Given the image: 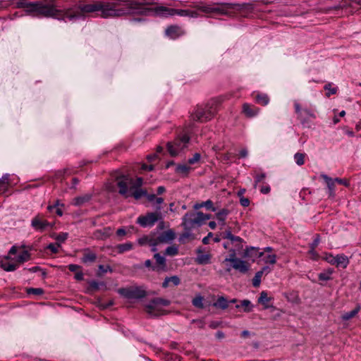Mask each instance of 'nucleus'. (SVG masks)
I'll list each match as a JSON object with an SVG mask.
<instances>
[{
	"label": "nucleus",
	"mask_w": 361,
	"mask_h": 361,
	"mask_svg": "<svg viewBox=\"0 0 361 361\" xmlns=\"http://www.w3.org/2000/svg\"><path fill=\"white\" fill-rule=\"evenodd\" d=\"M118 0L97 1L92 4H83L79 6L80 12L73 13L77 15L75 18H79L82 13L100 12L102 18H114L126 15L127 8Z\"/></svg>",
	"instance_id": "nucleus-1"
},
{
	"label": "nucleus",
	"mask_w": 361,
	"mask_h": 361,
	"mask_svg": "<svg viewBox=\"0 0 361 361\" xmlns=\"http://www.w3.org/2000/svg\"><path fill=\"white\" fill-rule=\"evenodd\" d=\"M54 0H44V1H37V16L45 18H54L60 20H65L66 18L72 20L77 17V15L73 13L71 8L59 10L54 4Z\"/></svg>",
	"instance_id": "nucleus-2"
},
{
	"label": "nucleus",
	"mask_w": 361,
	"mask_h": 361,
	"mask_svg": "<svg viewBox=\"0 0 361 361\" xmlns=\"http://www.w3.org/2000/svg\"><path fill=\"white\" fill-rule=\"evenodd\" d=\"M216 106L217 102L212 100L204 106H197L195 110L191 114V120L201 123L211 120L217 111Z\"/></svg>",
	"instance_id": "nucleus-3"
},
{
	"label": "nucleus",
	"mask_w": 361,
	"mask_h": 361,
	"mask_svg": "<svg viewBox=\"0 0 361 361\" xmlns=\"http://www.w3.org/2000/svg\"><path fill=\"white\" fill-rule=\"evenodd\" d=\"M193 124H190L183 130V133L180 135L173 142H168L167 148L171 156H176L183 149H185L190 140L189 134L191 133Z\"/></svg>",
	"instance_id": "nucleus-4"
},
{
	"label": "nucleus",
	"mask_w": 361,
	"mask_h": 361,
	"mask_svg": "<svg viewBox=\"0 0 361 361\" xmlns=\"http://www.w3.org/2000/svg\"><path fill=\"white\" fill-rule=\"evenodd\" d=\"M238 6V4H231V3H214V4H199L193 7L196 8L198 11H202L205 13H220V14H226L228 10L234 9Z\"/></svg>",
	"instance_id": "nucleus-5"
},
{
	"label": "nucleus",
	"mask_w": 361,
	"mask_h": 361,
	"mask_svg": "<svg viewBox=\"0 0 361 361\" xmlns=\"http://www.w3.org/2000/svg\"><path fill=\"white\" fill-rule=\"evenodd\" d=\"M118 192L125 197L130 196V191L135 189L134 180L130 176L122 175L116 178Z\"/></svg>",
	"instance_id": "nucleus-6"
},
{
	"label": "nucleus",
	"mask_w": 361,
	"mask_h": 361,
	"mask_svg": "<svg viewBox=\"0 0 361 361\" xmlns=\"http://www.w3.org/2000/svg\"><path fill=\"white\" fill-rule=\"evenodd\" d=\"M118 293L127 299H141L149 295L143 287L130 286L118 289Z\"/></svg>",
	"instance_id": "nucleus-7"
},
{
	"label": "nucleus",
	"mask_w": 361,
	"mask_h": 361,
	"mask_svg": "<svg viewBox=\"0 0 361 361\" xmlns=\"http://www.w3.org/2000/svg\"><path fill=\"white\" fill-rule=\"evenodd\" d=\"M202 212H188L183 217V223L185 231H190L196 227L202 225V219H201Z\"/></svg>",
	"instance_id": "nucleus-8"
},
{
	"label": "nucleus",
	"mask_w": 361,
	"mask_h": 361,
	"mask_svg": "<svg viewBox=\"0 0 361 361\" xmlns=\"http://www.w3.org/2000/svg\"><path fill=\"white\" fill-rule=\"evenodd\" d=\"M158 221L157 212H149L137 217L136 223L143 228L152 227Z\"/></svg>",
	"instance_id": "nucleus-9"
},
{
	"label": "nucleus",
	"mask_w": 361,
	"mask_h": 361,
	"mask_svg": "<svg viewBox=\"0 0 361 361\" xmlns=\"http://www.w3.org/2000/svg\"><path fill=\"white\" fill-rule=\"evenodd\" d=\"M138 243L141 246L150 247L152 252H156L158 245V235L155 233H152L145 235L138 239Z\"/></svg>",
	"instance_id": "nucleus-10"
},
{
	"label": "nucleus",
	"mask_w": 361,
	"mask_h": 361,
	"mask_svg": "<svg viewBox=\"0 0 361 361\" xmlns=\"http://www.w3.org/2000/svg\"><path fill=\"white\" fill-rule=\"evenodd\" d=\"M32 227L39 232L44 231L48 227H51L50 223L43 219L39 215L35 216L31 221Z\"/></svg>",
	"instance_id": "nucleus-11"
},
{
	"label": "nucleus",
	"mask_w": 361,
	"mask_h": 361,
	"mask_svg": "<svg viewBox=\"0 0 361 361\" xmlns=\"http://www.w3.org/2000/svg\"><path fill=\"white\" fill-rule=\"evenodd\" d=\"M185 32L178 25H170L165 30V35L171 39H176L183 35Z\"/></svg>",
	"instance_id": "nucleus-12"
},
{
	"label": "nucleus",
	"mask_w": 361,
	"mask_h": 361,
	"mask_svg": "<svg viewBox=\"0 0 361 361\" xmlns=\"http://www.w3.org/2000/svg\"><path fill=\"white\" fill-rule=\"evenodd\" d=\"M197 257L195 262L198 264L204 265L211 262L212 255L209 253H204L202 248H198L196 250Z\"/></svg>",
	"instance_id": "nucleus-13"
},
{
	"label": "nucleus",
	"mask_w": 361,
	"mask_h": 361,
	"mask_svg": "<svg viewBox=\"0 0 361 361\" xmlns=\"http://www.w3.org/2000/svg\"><path fill=\"white\" fill-rule=\"evenodd\" d=\"M145 312L152 317H156L158 313V300L153 298L149 303L145 305Z\"/></svg>",
	"instance_id": "nucleus-14"
},
{
	"label": "nucleus",
	"mask_w": 361,
	"mask_h": 361,
	"mask_svg": "<svg viewBox=\"0 0 361 361\" xmlns=\"http://www.w3.org/2000/svg\"><path fill=\"white\" fill-rule=\"evenodd\" d=\"M231 264L233 269L240 271L242 274H245L250 268L249 264L240 259H235L231 262Z\"/></svg>",
	"instance_id": "nucleus-15"
},
{
	"label": "nucleus",
	"mask_w": 361,
	"mask_h": 361,
	"mask_svg": "<svg viewBox=\"0 0 361 361\" xmlns=\"http://www.w3.org/2000/svg\"><path fill=\"white\" fill-rule=\"evenodd\" d=\"M231 264L233 269L240 271L242 274H245L250 268L249 264L240 259H235L231 262Z\"/></svg>",
	"instance_id": "nucleus-16"
},
{
	"label": "nucleus",
	"mask_w": 361,
	"mask_h": 361,
	"mask_svg": "<svg viewBox=\"0 0 361 361\" xmlns=\"http://www.w3.org/2000/svg\"><path fill=\"white\" fill-rule=\"evenodd\" d=\"M264 255V252H259L258 248L255 247H250L247 248L244 252V257L252 259V261H255V259L259 258Z\"/></svg>",
	"instance_id": "nucleus-17"
},
{
	"label": "nucleus",
	"mask_w": 361,
	"mask_h": 361,
	"mask_svg": "<svg viewBox=\"0 0 361 361\" xmlns=\"http://www.w3.org/2000/svg\"><path fill=\"white\" fill-rule=\"evenodd\" d=\"M176 233L172 229L159 232V243H170L175 239Z\"/></svg>",
	"instance_id": "nucleus-18"
},
{
	"label": "nucleus",
	"mask_w": 361,
	"mask_h": 361,
	"mask_svg": "<svg viewBox=\"0 0 361 361\" xmlns=\"http://www.w3.org/2000/svg\"><path fill=\"white\" fill-rule=\"evenodd\" d=\"M243 112L249 118L254 117L259 112V109L247 103L243 105Z\"/></svg>",
	"instance_id": "nucleus-19"
},
{
	"label": "nucleus",
	"mask_w": 361,
	"mask_h": 361,
	"mask_svg": "<svg viewBox=\"0 0 361 361\" xmlns=\"http://www.w3.org/2000/svg\"><path fill=\"white\" fill-rule=\"evenodd\" d=\"M96 259L97 255L90 249H85L82 251V257L81 258V262L82 263H92L94 262Z\"/></svg>",
	"instance_id": "nucleus-20"
},
{
	"label": "nucleus",
	"mask_w": 361,
	"mask_h": 361,
	"mask_svg": "<svg viewBox=\"0 0 361 361\" xmlns=\"http://www.w3.org/2000/svg\"><path fill=\"white\" fill-rule=\"evenodd\" d=\"M111 233V228L110 227H106L103 229L95 231L93 235L96 239L104 240L109 238Z\"/></svg>",
	"instance_id": "nucleus-21"
},
{
	"label": "nucleus",
	"mask_w": 361,
	"mask_h": 361,
	"mask_svg": "<svg viewBox=\"0 0 361 361\" xmlns=\"http://www.w3.org/2000/svg\"><path fill=\"white\" fill-rule=\"evenodd\" d=\"M321 177L324 179V180L326 182L328 188V192L329 196H334V190H335V183L336 180L335 179H333L330 177H329L326 174H321Z\"/></svg>",
	"instance_id": "nucleus-22"
},
{
	"label": "nucleus",
	"mask_w": 361,
	"mask_h": 361,
	"mask_svg": "<svg viewBox=\"0 0 361 361\" xmlns=\"http://www.w3.org/2000/svg\"><path fill=\"white\" fill-rule=\"evenodd\" d=\"M302 114H300L299 119L302 125H305L310 120V118H315V114L309 109H303L302 111Z\"/></svg>",
	"instance_id": "nucleus-23"
},
{
	"label": "nucleus",
	"mask_w": 361,
	"mask_h": 361,
	"mask_svg": "<svg viewBox=\"0 0 361 361\" xmlns=\"http://www.w3.org/2000/svg\"><path fill=\"white\" fill-rule=\"evenodd\" d=\"M92 194L87 193L73 199V204L75 206H82L85 203L90 202L92 199Z\"/></svg>",
	"instance_id": "nucleus-24"
},
{
	"label": "nucleus",
	"mask_w": 361,
	"mask_h": 361,
	"mask_svg": "<svg viewBox=\"0 0 361 361\" xmlns=\"http://www.w3.org/2000/svg\"><path fill=\"white\" fill-rule=\"evenodd\" d=\"M228 214L229 211L227 209H222L216 214V217L219 221V224L221 226V228H222L225 226L226 219Z\"/></svg>",
	"instance_id": "nucleus-25"
},
{
	"label": "nucleus",
	"mask_w": 361,
	"mask_h": 361,
	"mask_svg": "<svg viewBox=\"0 0 361 361\" xmlns=\"http://www.w3.org/2000/svg\"><path fill=\"white\" fill-rule=\"evenodd\" d=\"M177 15L190 18H198L200 16L197 9L194 11L189 9H178Z\"/></svg>",
	"instance_id": "nucleus-26"
},
{
	"label": "nucleus",
	"mask_w": 361,
	"mask_h": 361,
	"mask_svg": "<svg viewBox=\"0 0 361 361\" xmlns=\"http://www.w3.org/2000/svg\"><path fill=\"white\" fill-rule=\"evenodd\" d=\"M178 9L159 6V16L167 17L177 15Z\"/></svg>",
	"instance_id": "nucleus-27"
},
{
	"label": "nucleus",
	"mask_w": 361,
	"mask_h": 361,
	"mask_svg": "<svg viewBox=\"0 0 361 361\" xmlns=\"http://www.w3.org/2000/svg\"><path fill=\"white\" fill-rule=\"evenodd\" d=\"M180 283V279L177 276H172L166 277L162 283L163 288L169 287L171 285L174 286H178Z\"/></svg>",
	"instance_id": "nucleus-28"
},
{
	"label": "nucleus",
	"mask_w": 361,
	"mask_h": 361,
	"mask_svg": "<svg viewBox=\"0 0 361 361\" xmlns=\"http://www.w3.org/2000/svg\"><path fill=\"white\" fill-rule=\"evenodd\" d=\"M271 300L270 297H268V294L266 291H262L260 293V296L258 298V302L264 306V309H268L270 307L269 302Z\"/></svg>",
	"instance_id": "nucleus-29"
},
{
	"label": "nucleus",
	"mask_w": 361,
	"mask_h": 361,
	"mask_svg": "<svg viewBox=\"0 0 361 361\" xmlns=\"http://www.w3.org/2000/svg\"><path fill=\"white\" fill-rule=\"evenodd\" d=\"M348 259L344 255H338L336 256L335 265H336L337 267L345 268L348 266Z\"/></svg>",
	"instance_id": "nucleus-30"
},
{
	"label": "nucleus",
	"mask_w": 361,
	"mask_h": 361,
	"mask_svg": "<svg viewBox=\"0 0 361 361\" xmlns=\"http://www.w3.org/2000/svg\"><path fill=\"white\" fill-rule=\"evenodd\" d=\"M191 170V167L186 164H180L176 166L175 171L176 173L182 175L184 177L188 176V173Z\"/></svg>",
	"instance_id": "nucleus-31"
},
{
	"label": "nucleus",
	"mask_w": 361,
	"mask_h": 361,
	"mask_svg": "<svg viewBox=\"0 0 361 361\" xmlns=\"http://www.w3.org/2000/svg\"><path fill=\"white\" fill-rule=\"evenodd\" d=\"M145 195H147L146 190L139 188H135V189L130 191V197H133L135 200H140L142 197H144Z\"/></svg>",
	"instance_id": "nucleus-32"
},
{
	"label": "nucleus",
	"mask_w": 361,
	"mask_h": 361,
	"mask_svg": "<svg viewBox=\"0 0 361 361\" xmlns=\"http://www.w3.org/2000/svg\"><path fill=\"white\" fill-rule=\"evenodd\" d=\"M37 1L29 2L25 11L29 15L37 16Z\"/></svg>",
	"instance_id": "nucleus-33"
},
{
	"label": "nucleus",
	"mask_w": 361,
	"mask_h": 361,
	"mask_svg": "<svg viewBox=\"0 0 361 361\" xmlns=\"http://www.w3.org/2000/svg\"><path fill=\"white\" fill-rule=\"evenodd\" d=\"M214 307L225 310L228 307V301L223 296L219 297L213 304Z\"/></svg>",
	"instance_id": "nucleus-34"
},
{
	"label": "nucleus",
	"mask_w": 361,
	"mask_h": 361,
	"mask_svg": "<svg viewBox=\"0 0 361 361\" xmlns=\"http://www.w3.org/2000/svg\"><path fill=\"white\" fill-rule=\"evenodd\" d=\"M118 253L122 254L125 252L129 251L133 249V243L128 242L123 244H119L116 247Z\"/></svg>",
	"instance_id": "nucleus-35"
},
{
	"label": "nucleus",
	"mask_w": 361,
	"mask_h": 361,
	"mask_svg": "<svg viewBox=\"0 0 361 361\" xmlns=\"http://www.w3.org/2000/svg\"><path fill=\"white\" fill-rule=\"evenodd\" d=\"M360 307L357 306L354 310H353L350 312H345L341 316L342 319L344 321H348V320L353 318L358 313V312L360 311Z\"/></svg>",
	"instance_id": "nucleus-36"
},
{
	"label": "nucleus",
	"mask_w": 361,
	"mask_h": 361,
	"mask_svg": "<svg viewBox=\"0 0 361 361\" xmlns=\"http://www.w3.org/2000/svg\"><path fill=\"white\" fill-rule=\"evenodd\" d=\"M334 271L331 269H329L323 272H321L318 275V278L320 281H329L331 279V274H333Z\"/></svg>",
	"instance_id": "nucleus-37"
},
{
	"label": "nucleus",
	"mask_w": 361,
	"mask_h": 361,
	"mask_svg": "<svg viewBox=\"0 0 361 361\" xmlns=\"http://www.w3.org/2000/svg\"><path fill=\"white\" fill-rule=\"evenodd\" d=\"M255 100L258 104L262 105H267L269 102V98L266 94H257L255 97Z\"/></svg>",
	"instance_id": "nucleus-38"
},
{
	"label": "nucleus",
	"mask_w": 361,
	"mask_h": 361,
	"mask_svg": "<svg viewBox=\"0 0 361 361\" xmlns=\"http://www.w3.org/2000/svg\"><path fill=\"white\" fill-rule=\"evenodd\" d=\"M236 308L243 307L244 312H249L252 311V305L251 304V302L248 300H243L240 302V305H237Z\"/></svg>",
	"instance_id": "nucleus-39"
},
{
	"label": "nucleus",
	"mask_w": 361,
	"mask_h": 361,
	"mask_svg": "<svg viewBox=\"0 0 361 361\" xmlns=\"http://www.w3.org/2000/svg\"><path fill=\"white\" fill-rule=\"evenodd\" d=\"M1 267L6 271H13L18 268V264L17 263H8L2 262L1 263Z\"/></svg>",
	"instance_id": "nucleus-40"
},
{
	"label": "nucleus",
	"mask_w": 361,
	"mask_h": 361,
	"mask_svg": "<svg viewBox=\"0 0 361 361\" xmlns=\"http://www.w3.org/2000/svg\"><path fill=\"white\" fill-rule=\"evenodd\" d=\"M30 255L27 251H23L21 254H20L17 257V264H21L25 262H27L30 259Z\"/></svg>",
	"instance_id": "nucleus-41"
},
{
	"label": "nucleus",
	"mask_w": 361,
	"mask_h": 361,
	"mask_svg": "<svg viewBox=\"0 0 361 361\" xmlns=\"http://www.w3.org/2000/svg\"><path fill=\"white\" fill-rule=\"evenodd\" d=\"M324 89L325 90H327V92L326 93V96L327 97H329L331 94H336V92L338 91L337 87H332V83H331V82L326 84L324 87Z\"/></svg>",
	"instance_id": "nucleus-42"
},
{
	"label": "nucleus",
	"mask_w": 361,
	"mask_h": 361,
	"mask_svg": "<svg viewBox=\"0 0 361 361\" xmlns=\"http://www.w3.org/2000/svg\"><path fill=\"white\" fill-rule=\"evenodd\" d=\"M203 300L204 298L202 296L197 295L192 299V303L195 307L202 309L204 307Z\"/></svg>",
	"instance_id": "nucleus-43"
},
{
	"label": "nucleus",
	"mask_w": 361,
	"mask_h": 361,
	"mask_svg": "<svg viewBox=\"0 0 361 361\" xmlns=\"http://www.w3.org/2000/svg\"><path fill=\"white\" fill-rule=\"evenodd\" d=\"M68 234L67 233H61L59 234H54L51 237L55 239L57 243L61 245V243H63L68 238Z\"/></svg>",
	"instance_id": "nucleus-44"
},
{
	"label": "nucleus",
	"mask_w": 361,
	"mask_h": 361,
	"mask_svg": "<svg viewBox=\"0 0 361 361\" xmlns=\"http://www.w3.org/2000/svg\"><path fill=\"white\" fill-rule=\"evenodd\" d=\"M231 243L236 247L237 250H239L243 248V239L239 236L234 235V238L230 240Z\"/></svg>",
	"instance_id": "nucleus-45"
},
{
	"label": "nucleus",
	"mask_w": 361,
	"mask_h": 361,
	"mask_svg": "<svg viewBox=\"0 0 361 361\" xmlns=\"http://www.w3.org/2000/svg\"><path fill=\"white\" fill-rule=\"evenodd\" d=\"M178 250L177 246L171 245V246H169L166 249V250L164 252V255H169V256H175L178 254Z\"/></svg>",
	"instance_id": "nucleus-46"
},
{
	"label": "nucleus",
	"mask_w": 361,
	"mask_h": 361,
	"mask_svg": "<svg viewBox=\"0 0 361 361\" xmlns=\"http://www.w3.org/2000/svg\"><path fill=\"white\" fill-rule=\"evenodd\" d=\"M305 154H302V153L297 152L296 154H295L294 159H295V163L298 166H302V165L304 164V163H305Z\"/></svg>",
	"instance_id": "nucleus-47"
},
{
	"label": "nucleus",
	"mask_w": 361,
	"mask_h": 361,
	"mask_svg": "<svg viewBox=\"0 0 361 361\" xmlns=\"http://www.w3.org/2000/svg\"><path fill=\"white\" fill-rule=\"evenodd\" d=\"M101 286H104V283H98L95 281H92L89 283V291H95L99 289Z\"/></svg>",
	"instance_id": "nucleus-48"
},
{
	"label": "nucleus",
	"mask_w": 361,
	"mask_h": 361,
	"mask_svg": "<svg viewBox=\"0 0 361 361\" xmlns=\"http://www.w3.org/2000/svg\"><path fill=\"white\" fill-rule=\"evenodd\" d=\"M238 258L236 257V250L231 249L230 250V254L229 256L224 260V262H232L235 259H238Z\"/></svg>",
	"instance_id": "nucleus-49"
},
{
	"label": "nucleus",
	"mask_w": 361,
	"mask_h": 361,
	"mask_svg": "<svg viewBox=\"0 0 361 361\" xmlns=\"http://www.w3.org/2000/svg\"><path fill=\"white\" fill-rule=\"evenodd\" d=\"M263 261L266 264H274L276 262V256L275 255H269L264 257Z\"/></svg>",
	"instance_id": "nucleus-50"
},
{
	"label": "nucleus",
	"mask_w": 361,
	"mask_h": 361,
	"mask_svg": "<svg viewBox=\"0 0 361 361\" xmlns=\"http://www.w3.org/2000/svg\"><path fill=\"white\" fill-rule=\"evenodd\" d=\"M262 272L257 271L255 274V276H254L252 279V285L254 287H258L261 282V278H262Z\"/></svg>",
	"instance_id": "nucleus-51"
},
{
	"label": "nucleus",
	"mask_w": 361,
	"mask_h": 361,
	"mask_svg": "<svg viewBox=\"0 0 361 361\" xmlns=\"http://www.w3.org/2000/svg\"><path fill=\"white\" fill-rule=\"evenodd\" d=\"M201 204L202 205V207H206L207 209H209L212 212L216 211V208L213 206V202L210 200L202 202Z\"/></svg>",
	"instance_id": "nucleus-52"
},
{
	"label": "nucleus",
	"mask_w": 361,
	"mask_h": 361,
	"mask_svg": "<svg viewBox=\"0 0 361 361\" xmlns=\"http://www.w3.org/2000/svg\"><path fill=\"white\" fill-rule=\"evenodd\" d=\"M266 178V174L264 173H261L259 174L255 175V187L257 186V184L259 182H262Z\"/></svg>",
	"instance_id": "nucleus-53"
},
{
	"label": "nucleus",
	"mask_w": 361,
	"mask_h": 361,
	"mask_svg": "<svg viewBox=\"0 0 361 361\" xmlns=\"http://www.w3.org/2000/svg\"><path fill=\"white\" fill-rule=\"evenodd\" d=\"M59 243H50L47 248L51 251L52 253H57L59 252V247H60Z\"/></svg>",
	"instance_id": "nucleus-54"
},
{
	"label": "nucleus",
	"mask_w": 361,
	"mask_h": 361,
	"mask_svg": "<svg viewBox=\"0 0 361 361\" xmlns=\"http://www.w3.org/2000/svg\"><path fill=\"white\" fill-rule=\"evenodd\" d=\"M28 294L42 295L44 290L42 288H30L27 290Z\"/></svg>",
	"instance_id": "nucleus-55"
},
{
	"label": "nucleus",
	"mask_w": 361,
	"mask_h": 361,
	"mask_svg": "<svg viewBox=\"0 0 361 361\" xmlns=\"http://www.w3.org/2000/svg\"><path fill=\"white\" fill-rule=\"evenodd\" d=\"M201 155L199 153H195L192 158L188 159V164H194L200 161Z\"/></svg>",
	"instance_id": "nucleus-56"
},
{
	"label": "nucleus",
	"mask_w": 361,
	"mask_h": 361,
	"mask_svg": "<svg viewBox=\"0 0 361 361\" xmlns=\"http://www.w3.org/2000/svg\"><path fill=\"white\" fill-rule=\"evenodd\" d=\"M159 270H166V259L164 257L159 255Z\"/></svg>",
	"instance_id": "nucleus-57"
},
{
	"label": "nucleus",
	"mask_w": 361,
	"mask_h": 361,
	"mask_svg": "<svg viewBox=\"0 0 361 361\" xmlns=\"http://www.w3.org/2000/svg\"><path fill=\"white\" fill-rule=\"evenodd\" d=\"M28 4L29 1H27L26 0H21L16 3V8H24L25 10Z\"/></svg>",
	"instance_id": "nucleus-58"
},
{
	"label": "nucleus",
	"mask_w": 361,
	"mask_h": 361,
	"mask_svg": "<svg viewBox=\"0 0 361 361\" xmlns=\"http://www.w3.org/2000/svg\"><path fill=\"white\" fill-rule=\"evenodd\" d=\"M294 108H295V113L298 114V118H299L300 114H302V109H301L299 103L297 102H294Z\"/></svg>",
	"instance_id": "nucleus-59"
},
{
	"label": "nucleus",
	"mask_w": 361,
	"mask_h": 361,
	"mask_svg": "<svg viewBox=\"0 0 361 361\" xmlns=\"http://www.w3.org/2000/svg\"><path fill=\"white\" fill-rule=\"evenodd\" d=\"M240 199V203L243 207H248L250 205V200L248 198L245 197H241Z\"/></svg>",
	"instance_id": "nucleus-60"
},
{
	"label": "nucleus",
	"mask_w": 361,
	"mask_h": 361,
	"mask_svg": "<svg viewBox=\"0 0 361 361\" xmlns=\"http://www.w3.org/2000/svg\"><path fill=\"white\" fill-rule=\"evenodd\" d=\"M222 238L224 239L231 240L232 238H234V235H233L231 233V231L228 230V231H226L224 233H223Z\"/></svg>",
	"instance_id": "nucleus-61"
},
{
	"label": "nucleus",
	"mask_w": 361,
	"mask_h": 361,
	"mask_svg": "<svg viewBox=\"0 0 361 361\" xmlns=\"http://www.w3.org/2000/svg\"><path fill=\"white\" fill-rule=\"evenodd\" d=\"M8 175L4 176L0 178V187L8 185Z\"/></svg>",
	"instance_id": "nucleus-62"
},
{
	"label": "nucleus",
	"mask_w": 361,
	"mask_h": 361,
	"mask_svg": "<svg viewBox=\"0 0 361 361\" xmlns=\"http://www.w3.org/2000/svg\"><path fill=\"white\" fill-rule=\"evenodd\" d=\"M99 270L102 273H106L108 271H112V269L109 266L104 267V265H102V264L99 265Z\"/></svg>",
	"instance_id": "nucleus-63"
},
{
	"label": "nucleus",
	"mask_w": 361,
	"mask_h": 361,
	"mask_svg": "<svg viewBox=\"0 0 361 361\" xmlns=\"http://www.w3.org/2000/svg\"><path fill=\"white\" fill-rule=\"evenodd\" d=\"M336 183H338L339 184L344 185L345 186H349V182L346 179H342L339 178H335Z\"/></svg>",
	"instance_id": "nucleus-64"
}]
</instances>
